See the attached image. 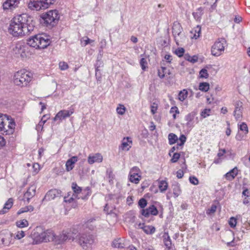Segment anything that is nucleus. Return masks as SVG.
<instances>
[{
  "label": "nucleus",
  "instance_id": "37",
  "mask_svg": "<svg viewBox=\"0 0 250 250\" xmlns=\"http://www.w3.org/2000/svg\"><path fill=\"white\" fill-rule=\"evenodd\" d=\"M17 226L20 228H24L28 226V222L25 219L18 221L16 222Z\"/></svg>",
  "mask_w": 250,
  "mask_h": 250
},
{
  "label": "nucleus",
  "instance_id": "3",
  "mask_svg": "<svg viewBox=\"0 0 250 250\" xmlns=\"http://www.w3.org/2000/svg\"><path fill=\"white\" fill-rule=\"evenodd\" d=\"M79 245L84 250H89L92 248L95 241V236L90 232L80 231L78 235H75Z\"/></svg>",
  "mask_w": 250,
  "mask_h": 250
},
{
  "label": "nucleus",
  "instance_id": "53",
  "mask_svg": "<svg viewBox=\"0 0 250 250\" xmlns=\"http://www.w3.org/2000/svg\"><path fill=\"white\" fill-rule=\"evenodd\" d=\"M242 111L239 109H235L234 111V116L237 120H239L242 117Z\"/></svg>",
  "mask_w": 250,
  "mask_h": 250
},
{
  "label": "nucleus",
  "instance_id": "28",
  "mask_svg": "<svg viewBox=\"0 0 250 250\" xmlns=\"http://www.w3.org/2000/svg\"><path fill=\"white\" fill-rule=\"evenodd\" d=\"M163 241L166 247L169 250L171 249V241L167 233H165L163 235Z\"/></svg>",
  "mask_w": 250,
  "mask_h": 250
},
{
  "label": "nucleus",
  "instance_id": "13",
  "mask_svg": "<svg viewBox=\"0 0 250 250\" xmlns=\"http://www.w3.org/2000/svg\"><path fill=\"white\" fill-rule=\"evenodd\" d=\"M74 112V108L71 106L69 110H62L58 112L54 118V121H62L67 117H69Z\"/></svg>",
  "mask_w": 250,
  "mask_h": 250
},
{
  "label": "nucleus",
  "instance_id": "32",
  "mask_svg": "<svg viewBox=\"0 0 250 250\" xmlns=\"http://www.w3.org/2000/svg\"><path fill=\"white\" fill-rule=\"evenodd\" d=\"M159 188L161 192L165 191L168 187V183L165 180L159 181Z\"/></svg>",
  "mask_w": 250,
  "mask_h": 250
},
{
  "label": "nucleus",
  "instance_id": "64",
  "mask_svg": "<svg viewBox=\"0 0 250 250\" xmlns=\"http://www.w3.org/2000/svg\"><path fill=\"white\" fill-rule=\"evenodd\" d=\"M170 113H179V111L177 107L176 106H173L170 108Z\"/></svg>",
  "mask_w": 250,
  "mask_h": 250
},
{
  "label": "nucleus",
  "instance_id": "59",
  "mask_svg": "<svg viewBox=\"0 0 250 250\" xmlns=\"http://www.w3.org/2000/svg\"><path fill=\"white\" fill-rule=\"evenodd\" d=\"M235 109L243 110V103L240 101H237L235 103Z\"/></svg>",
  "mask_w": 250,
  "mask_h": 250
},
{
  "label": "nucleus",
  "instance_id": "43",
  "mask_svg": "<svg viewBox=\"0 0 250 250\" xmlns=\"http://www.w3.org/2000/svg\"><path fill=\"white\" fill-rule=\"evenodd\" d=\"M186 140L187 138L186 136L184 134L181 135L179 138V140L180 141V143H177V147L179 148V146H183L185 143L186 142Z\"/></svg>",
  "mask_w": 250,
  "mask_h": 250
},
{
  "label": "nucleus",
  "instance_id": "5",
  "mask_svg": "<svg viewBox=\"0 0 250 250\" xmlns=\"http://www.w3.org/2000/svg\"><path fill=\"white\" fill-rule=\"evenodd\" d=\"M27 44L31 47L36 49H44L50 43V41L47 37L44 38L42 35L38 34L29 38Z\"/></svg>",
  "mask_w": 250,
  "mask_h": 250
},
{
  "label": "nucleus",
  "instance_id": "31",
  "mask_svg": "<svg viewBox=\"0 0 250 250\" xmlns=\"http://www.w3.org/2000/svg\"><path fill=\"white\" fill-rule=\"evenodd\" d=\"M7 123L8 124V127L9 129L7 130L5 129V130H4V131L5 132H6L7 134H12L13 133V132L14 131V129L15 127V123L13 120H11L10 121H9V119H8V121L7 122H6V124Z\"/></svg>",
  "mask_w": 250,
  "mask_h": 250
},
{
  "label": "nucleus",
  "instance_id": "40",
  "mask_svg": "<svg viewBox=\"0 0 250 250\" xmlns=\"http://www.w3.org/2000/svg\"><path fill=\"white\" fill-rule=\"evenodd\" d=\"M239 129L244 132L245 135H246L248 134L249 130H248V127L247 125V124L245 123H242L240 125H238Z\"/></svg>",
  "mask_w": 250,
  "mask_h": 250
},
{
  "label": "nucleus",
  "instance_id": "18",
  "mask_svg": "<svg viewBox=\"0 0 250 250\" xmlns=\"http://www.w3.org/2000/svg\"><path fill=\"white\" fill-rule=\"evenodd\" d=\"M141 214L146 217H148L149 215H157L158 213V211L154 205H151L146 209H142L141 210Z\"/></svg>",
  "mask_w": 250,
  "mask_h": 250
},
{
  "label": "nucleus",
  "instance_id": "27",
  "mask_svg": "<svg viewBox=\"0 0 250 250\" xmlns=\"http://www.w3.org/2000/svg\"><path fill=\"white\" fill-rule=\"evenodd\" d=\"M92 192L89 187H86L82 191V196L78 197L79 199L81 198L83 200H87L89 197L91 195Z\"/></svg>",
  "mask_w": 250,
  "mask_h": 250
},
{
  "label": "nucleus",
  "instance_id": "4",
  "mask_svg": "<svg viewBox=\"0 0 250 250\" xmlns=\"http://www.w3.org/2000/svg\"><path fill=\"white\" fill-rule=\"evenodd\" d=\"M33 74L25 69L16 72L14 75V83L21 87L26 86L32 81Z\"/></svg>",
  "mask_w": 250,
  "mask_h": 250
},
{
  "label": "nucleus",
  "instance_id": "38",
  "mask_svg": "<svg viewBox=\"0 0 250 250\" xmlns=\"http://www.w3.org/2000/svg\"><path fill=\"white\" fill-rule=\"evenodd\" d=\"M173 192L175 197H177L181 193V190L180 186L178 185H174L172 186Z\"/></svg>",
  "mask_w": 250,
  "mask_h": 250
},
{
  "label": "nucleus",
  "instance_id": "6",
  "mask_svg": "<svg viewBox=\"0 0 250 250\" xmlns=\"http://www.w3.org/2000/svg\"><path fill=\"white\" fill-rule=\"evenodd\" d=\"M78 231L76 229L73 228L72 230L63 231L62 234L56 236L53 233V238L51 241H53L56 244H61L66 240L73 241L75 239V235Z\"/></svg>",
  "mask_w": 250,
  "mask_h": 250
},
{
  "label": "nucleus",
  "instance_id": "7",
  "mask_svg": "<svg viewBox=\"0 0 250 250\" xmlns=\"http://www.w3.org/2000/svg\"><path fill=\"white\" fill-rule=\"evenodd\" d=\"M42 18L44 21V23L47 26L52 27L57 24L59 20L60 16L58 11L57 10H50L43 15Z\"/></svg>",
  "mask_w": 250,
  "mask_h": 250
},
{
  "label": "nucleus",
  "instance_id": "21",
  "mask_svg": "<svg viewBox=\"0 0 250 250\" xmlns=\"http://www.w3.org/2000/svg\"><path fill=\"white\" fill-rule=\"evenodd\" d=\"M238 170L237 167H235L224 175L225 178L229 181H232L238 175Z\"/></svg>",
  "mask_w": 250,
  "mask_h": 250
},
{
  "label": "nucleus",
  "instance_id": "42",
  "mask_svg": "<svg viewBox=\"0 0 250 250\" xmlns=\"http://www.w3.org/2000/svg\"><path fill=\"white\" fill-rule=\"evenodd\" d=\"M102 64V62H101L98 61L95 65V67H96L95 68V75H96L97 79L98 80H100V79L101 78V74H100V76L98 77V72L100 71V70L99 69V67H100V65Z\"/></svg>",
  "mask_w": 250,
  "mask_h": 250
},
{
  "label": "nucleus",
  "instance_id": "9",
  "mask_svg": "<svg viewBox=\"0 0 250 250\" xmlns=\"http://www.w3.org/2000/svg\"><path fill=\"white\" fill-rule=\"evenodd\" d=\"M13 234L8 230L5 229L0 232V246L9 247L14 243Z\"/></svg>",
  "mask_w": 250,
  "mask_h": 250
},
{
  "label": "nucleus",
  "instance_id": "58",
  "mask_svg": "<svg viewBox=\"0 0 250 250\" xmlns=\"http://www.w3.org/2000/svg\"><path fill=\"white\" fill-rule=\"evenodd\" d=\"M210 112V109H205L203 110L201 113V116L204 118H205L207 116H208L209 115V113Z\"/></svg>",
  "mask_w": 250,
  "mask_h": 250
},
{
  "label": "nucleus",
  "instance_id": "24",
  "mask_svg": "<svg viewBox=\"0 0 250 250\" xmlns=\"http://www.w3.org/2000/svg\"><path fill=\"white\" fill-rule=\"evenodd\" d=\"M13 204V200L12 198H9L5 203L3 208L0 210V214H3L8 212L9 209L11 208Z\"/></svg>",
  "mask_w": 250,
  "mask_h": 250
},
{
  "label": "nucleus",
  "instance_id": "25",
  "mask_svg": "<svg viewBox=\"0 0 250 250\" xmlns=\"http://www.w3.org/2000/svg\"><path fill=\"white\" fill-rule=\"evenodd\" d=\"M8 121V118L6 115L0 113V131H4L5 129V125Z\"/></svg>",
  "mask_w": 250,
  "mask_h": 250
},
{
  "label": "nucleus",
  "instance_id": "60",
  "mask_svg": "<svg viewBox=\"0 0 250 250\" xmlns=\"http://www.w3.org/2000/svg\"><path fill=\"white\" fill-rule=\"evenodd\" d=\"M107 172L108 175L109 182L110 184H112L113 183V179H114V175L111 170H108Z\"/></svg>",
  "mask_w": 250,
  "mask_h": 250
},
{
  "label": "nucleus",
  "instance_id": "45",
  "mask_svg": "<svg viewBox=\"0 0 250 250\" xmlns=\"http://www.w3.org/2000/svg\"><path fill=\"white\" fill-rule=\"evenodd\" d=\"M216 209V206L215 205H212L210 208L206 210V213L208 215H211L215 212Z\"/></svg>",
  "mask_w": 250,
  "mask_h": 250
},
{
  "label": "nucleus",
  "instance_id": "52",
  "mask_svg": "<svg viewBox=\"0 0 250 250\" xmlns=\"http://www.w3.org/2000/svg\"><path fill=\"white\" fill-rule=\"evenodd\" d=\"M116 111L119 114L122 115L125 113V108L124 105L120 104V106L117 108Z\"/></svg>",
  "mask_w": 250,
  "mask_h": 250
},
{
  "label": "nucleus",
  "instance_id": "50",
  "mask_svg": "<svg viewBox=\"0 0 250 250\" xmlns=\"http://www.w3.org/2000/svg\"><path fill=\"white\" fill-rule=\"evenodd\" d=\"M184 52L185 49L182 47L178 48L174 51L175 54L177 55L179 57H182L184 55Z\"/></svg>",
  "mask_w": 250,
  "mask_h": 250
},
{
  "label": "nucleus",
  "instance_id": "1",
  "mask_svg": "<svg viewBox=\"0 0 250 250\" xmlns=\"http://www.w3.org/2000/svg\"><path fill=\"white\" fill-rule=\"evenodd\" d=\"M35 27V22L31 17L26 14L18 15L11 20L9 31L14 36H22L31 33Z\"/></svg>",
  "mask_w": 250,
  "mask_h": 250
},
{
  "label": "nucleus",
  "instance_id": "57",
  "mask_svg": "<svg viewBox=\"0 0 250 250\" xmlns=\"http://www.w3.org/2000/svg\"><path fill=\"white\" fill-rule=\"evenodd\" d=\"M180 157V154L179 153H174L173 156L171 159V162L172 163H176L179 159Z\"/></svg>",
  "mask_w": 250,
  "mask_h": 250
},
{
  "label": "nucleus",
  "instance_id": "44",
  "mask_svg": "<svg viewBox=\"0 0 250 250\" xmlns=\"http://www.w3.org/2000/svg\"><path fill=\"white\" fill-rule=\"evenodd\" d=\"M25 236V232L23 230L18 231L14 236L13 238L15 239L20 240Z\"/></svg>",
  "mask_w": 250,
  "mask_h": 250
},
{
  "label": "nucleus",
  "instance_id": "34",
  "mask_svg": "<svg viewBox=\"0 0 250 250\" xmlns=\"http://www.w3.org/2000/svg\"><path fill=\"white\" fill-rule=\"evenodd\" d=\"M168 142L170 145L175 144L178 140V138L175 134L170 133L168 136Z\"/></svg>",
  "mask_w": 250,
  "mask_h": 250
},
{
  "label": "nucleus",
  "instance_id": "63",
  "mask_svg": "<svg viewBox=\"0 0 250 250\" xmlns=\"http://www.w3.org/2000/svg\"><path fill=\"white\" fill-rule=\"evenodd\" d=\"M150 107H151V112L152 114H154L155 113H156V112L157 111V107H158L157 104H156L155 103H153L151 105Z\"/></svg>",
  "mask_w": 250,
  "mask_h": 250
},
{
  "label": "nucleus",
  "instance_id": "29",
  "mask_svg": "<svg viewBox=\"0 0 250 250\" xmlns=\"http://www.w3.org/2000/svg\"><path fill=\"white\" fill-rule=\"evenodd\" d=\"M203 8L199 7L198 8L195 12L192 13V15L194 18L197 21H200L201 19V17L203 14Z\"/></svg>",
  "mask_w": 250,
  "mask_h": 250
},
{
  "label": "nucleus",
  "instance_id": "33",
  "mask_svg": "<svg viewBox=\"0 0 250 250\" xmlns=\"http://www.w3.org/2000/svg\"><path fill=\"white\" fill-rule=\"evenodd\" d=\"M144 232L146 234H153L155 231V229L154 227L151 226H146L144 227H141Z\"/></svg>",
  "mask_w": 250,
  "mask_h": 250
},
{
  "label": "nucleus",
  "instance_id": "17",
  "mask_svg": "<svg viewBox=\"0 0 250 250\" xmlns=\"http://www.w3.org/2000/svg\"><path fill=\"white\" fill-rule=\"evenodd\" d=\"M19 3V0H6L2 6L4 10H13L18 6Z\"/></svg>",
  "mask_w": 250,
  "mask_h": 250
},
{
  "label": "nucleus",
  "instance_id": "16",
  "mask_svg": "<svg viewBox=\"0 0 250 250\" xmlns=\"http://www.w3.org/2000/svg\"><path fill=\"white\" fill-rule=\"evenodd\" d=\"M93 219L89 220L84 224L77 226L76 228V231L78 232V229H80V231L88 232L87 229L89 230H93L94 229L95 226L92 224Z\"/></svg>",
  "mask_w": 250,
  "mask_h": 250
},
{
  "label": "nucleus",
  "instance_id": "23",
  "mask_svg": "<svg viewBox=\"0 0 250 250\" xmlns=\"http://www.w3.org/2000/svg\"><path fill=\"white\" fill-rule=\"evenodd\" d=\"M102 160L103 157L99 153H97L93 156H89L88 157V162L90 164H93L94 163H100Z\"/></svg>",
  "mask_w": 250,
  "mask_h": 250
},
{
  "label": "nucleus",
  "instance_id": "55",
  "mask_svg": "<svg viewBox=\"0 0 250 250\" xmlns=\"http://www.w3.org/2000/svg\"><path fill=\"white\" fill-rule=\"evenodd\" d=\"M147 205V201L144 198H141L138 202V205L141 208H144Z\"/></svg>",
  "mask_w": 250,
  "mask_h": 250
},
{
  "label": "nucleus",
  "instance_id": "30",
  "mask_svg": "<svg viewBox=\"0 0 250 250\" xmlns=\"http://www.w3.org/2000/svg\"><path fill=\"white\" fill-rule=\"evenodd\" d=\"M71 188L74 192L73 197L74 196L77 198L78 196L77 194L82 192V188L78 186L77 184L75 182L72 183Z\"/></svg>",
  "mask_w": 250,
  "mask_h": 250
},
{
  "label": "nucleus",
  "instance_id": "39",
  "mask_svg": "<svg viewBox=\"0 0 250 250\" xmlns=\"http://www.w3.org/2000/svg\"><path fill=\"white\" fill-rule=\"evenodd\" d=\"M34 210V208L32 206H29L23 208H21L18 212L19 214H21L27 211H32Z\"/></svg>",
  "mask_w": 250,
  "mask_h": 250
},
{
  "label": "nucleus",
  "instance_id": "22",
  "mask_svg": "<svg viewBox=\"0 0 250 250\" xmlns=\"http://www.w3.org/2000/svg\"><path fill=\"white\" fill-rule=\"evenodd\" d=\"M78 160L77 156H73L71 158L69 159L66 162L65 167L66 170L67 171H70L74 167V165Z\"/></svg>",
  "mask_w": 250,
  "mask_h": 250
},
{
  "label": "nucleus",
  "instance_id": "61",
  "mask_svg": "<svg viewBox=\"0 0 250 250\" xmlns=\"http://www.w3.org/2000/svg\"><path fill=\"white\" fill-rule=\"evenodd\" d=\"M140 65L141 66L142 69L144 70H145L147 64V62L146 59L144 58H142L140 60Z\"/></svg>",
  "mask_w": 250,
  "mask_h": 250
},
{
  "label": "nucleus",
  "instance_id": "12",
  "mask_svg": "<svg viewBox=\"0 0 250 250\" xmlns=\"http://www.w3.org/2000/svg\"><path fill=\"white\" fill-rule=\"evenodd\" d=\"M62 196V191L56 188L48 191L42 200V203L54 200L55 198Z\"/></svg>",
  "mask_w": 250,
  "mask_h": 250
},
{
  "label": "nucleus",
  "instance_id": "56",
  "mask_svg": "<svg viewBox=\"0 0 250 250\" xmlns=\"http://www.w3.org/2000/svg\"><path fill=\"white\" fill-rule=\"evenodd\" d=\"M189 182L194 185H197L199 183L198 179L195 176H190L189 178Z\"/></svg>",
  "mask_w": 250,
  "mask_h": 250
},
{
  "label": "nucleus",
  "instance_id": "48",
  "mask_svg": "<svg viewBox=\"0 0 250 250\" xmlns=\"http://www.w3.org/2000/svg\"><path fill=\"white\" fill-rule=\"evenodd\" d=\"M200 77L202 78H207L208 77V74L206 69H202L199 72Z\"/></svg>",
  "mask_w": 250,
  "mask_h": 250
},
{
  "label": "nucleus",
  "instance_id": "14",
  "mask_svg": "<svg viewBox=\"0 0 250 250\" xmlns=\"http://www.w3.org/2000/svg\"><path fill=\"white\" fill-rule=\"evenodd\" d=\"M140 172V170L138 167H132L129 172V181L135 184L139 183L141 179V175H139Z\"/></svg>",
  "mask_w": 250,
  "mask_h": 250
},
{
  "label": "nucleus",
  "instance_id": "2",
  "mask_svg": "<svg viewBox=\"0 0 250 250\" xmlns=\"http://www.w3.org/2000/svg\"><path fill=\"white\" fill-rule=\"evenodd\" d=\"M31 235L33 239L32 244L37 245L51 241L53 238V231L50 229L43 230L42 227H37L33 230Z\"/></svg>",
  "mask_w": 250,
  "mask_h": 250
},
{
  "label": "nucleus",
  "instance_id": "19",
  "mask_svg": "<svg viewBox=\"0 0 250 250\" xmlns=\"http://www.w3.org/2000/svg\"><path fill=\"white\" fill-rule=\"evenodd\" d=\"M183 30V28L180 25V24L178 22H174L173 23V25L172 27V34L174 37L175 40L177 43V42L178 40L177 39V36H179L182 33Z\"/></svg>",
  "mask_w": 250,
  "mask_h": 250
},
{
  "label": "nucleus",
  "instance_id": "26",
  "mask_svg": "<svg viewBox=\"0 0 250 250\" xmlns=\"http://www.w3.org/2000/svg\"><path fill=\"white\" fill-rule=\"evenodd\" d=\"M124 241L121 238L114 239L112 242V246L115 248H124L125 246Z\"/></svg>",
  "mask_w": 250,
  "mask_h": 250
},
{
  "label": "nucleus",
  "instance_id": "15",
  "mask_svg": "<svg viewBox=\"0 0 250 250\" xmlns=\"http://www.w3.org/2000/svg\"><path fill=\"white\" fill-rule=\"evenodd\" d=\"M36 186L34 184L31 185L24 193L22 200L26 201L28 203L36 194Z\"/></svg>",
  "mask_w": 250,
  "mask_h": 250
},
{
  "label": "nucleus",
  "instance_id": "49",
  "mask_svg": "<svg viewBox=\"0 0 250 250\" xmlns=\"http://www.w3.org/2000/svg\"><path fill=\"white\" fill-rule=\"evenodd\" d=\"M113 210V208L112 207L109 206L107 204H105L104 209V212H105L107 214H110L112 213Z\"/></svg>",
  "mask_w": 250,
  "mask_h": 250
},
{
  "label": "nucleus",
  "instance_id": "11",
  "mask_svg": "<svg viewBox=\"0 0 250 250\" xmlns=\"http://www.w3.org/2000/svg\"><path fill=\"white\" fill-rule=\"evenodd\" d=\"M197 113L195 111H192L185 116V120L187 121L186 126L191 129L194 126L195 122L197 124L199 122L198 118L196 117Z\"/></svg>",
  "mask_w": 250,
  "mask_h": 250
},
{
  "label": "nucleus",
  "instance_id": "62",
  "mask_svg": "<svg viewBox=\"0 0 250 250\" xmlns=\"http://www.w3.org/2000/svg\"><path fill=\"white\" fill-rule=\"evenodd\" d=\"M59 67L62 70H65L68 68V64L67 63L62 62L59 63Z\"/></svg>",
  "mask_w": 250,
  "mask_h": 250
},
{
  "label": "nucleus",
  "instance_id": "47",
  "mask_svg": "<svg viewBox=\"0 0 250 250\" xmlns=\"http://www.w3.org/2000/svg\"><path fill=\"white\" fill-rule=\"evenodd\" d=\"M46 122V120H41L39 124L36 125V129L37 131H41L42 130L43 125Z\"/></svg>",
  "mask_w": 250,
  "mask_h": 250
},
{
  "label": "nucleus",
  "instance_id": "20",
  "mask_svg": "<svg viewBox=\"0 0 250 250\" xmlns=\"http://www.w3.org/2000/svg\"><path fill=\"white\" fill-rule=\"evenodd\" d=\"M132 142L131 138L128 137H125L122 142L121 146H119V149L122 150H129L131 147L130 144H132Z\"/></svg>",
  "mask_w": 250,
  "mask_h": 250
},
{
  "label": "nucleus",
  "instance_id": "36",
  "mask_svg": "<svg viewBox=\"0 0 250 250\" xmlns=\"http://www.w3.org/2000/svg\"><path fill=\"white\" fill-rule=\"evenodd\" d=\"M188 95V91L186 89H184L182 91H181L178 94V98L179 100L181 101H184Z\"/></svg>",
  "mask_w": 250,
  "mask_h": 250
},
{
  "label": "nucleus",
  "instance_id": "51",
  "mask_svg": "<svg viewBox=\"0 0 250 250\" xmlns=\"http://www.w3.org/2000/svg\"><path fill=\"white\" fill-rule=\"evenodd\" d=\"M229 224L231 228H235L237 224L236 219L233 217H230L229 221Z\"/></svg>",
  "mask_w": 250,
  "mask_h": 250
},
{
  "label": "nucleus",
  "instance_id": "46",
  "mask_svg": "<svg viewBox=\"0 0 250 250\" xmlns=\"http://www.w3.org/2000/svg\"><path fill=\"white\" fill-rule=\"evenodd\" d=\"M94 42L93 40H91L89 39L88 37H84L81 40V43L83 46H85L88 43L90 42Z\"/></svg>",
  "mask_w": 250,
  "mask_h": 250
},
{
  "label": "nucleus",
  "instance_id": "10",
  "mask_svg": "<svg viewBox=\"0 0 250 250\" xmlns=\"http://www.w3.org/2000/svg\"><path fill=\"white\" fill-rule=\"evenodd\" d=\"M226 44V41L224 38L219 39L211 47V54L214 56L221 55L224 51Z\"/></svg>",
  "mask_w": 250,
  "mask_h": 250
},
{
  "label": "nucleus",
  "instance_id": "54",
  "mask_svg": "<svg viewBox=\"0 0 250 250\" xmlns=\"http://www.w3.org/2000/svg\"><path fill=\"white\" fill-rule=\"evenodd\" d=\"M162 72H161L160 70H158V75L161 79L164 78L165 76V74L167 73V72H166V70H167L166 67H162Z\"/></svg>",
  "mask_w": 250,
  "mask_h": 250
},
{
  "label": "nucleus",
  "instance_id": "41",
  "mask_svg": "<svg viewBox=\"0 0 250 250\" xmlns=\"http://www.w3.org/2000/svg\"><path fill=\"white\" fill-rule=\"evenodd\" d=\"M185 59L186 60L192 62V63H195L196 62H197V61H198V58L197 56H193L191 57L188 54H186L185 55Z\"/></svg>",
  "mask_w": 250,
  "mask_h": 250
},
{
  "label": "nucleus",
  "instance_id": "8",
  "mask_svg": "<svg viewBox=\"0 0 250 250\" xmlns=\"http://www.w3.org/2000/svg\"><path fill=\"white\" fill-rule=\"evenodd\" d=\"M54 2L55 0H30L27 2V7L31 10H44L48 8Z\"/></svg>",
  "mask_w": 250,
  "mask_h": 250
},
{
  "label": "nucleus",
  "instance_id": "35",
  "mask_svg": "<svg viewBox=\"0 0 250 250\" xmlns=\"http://www.w3.org/2000/svg\"><path fill=\"white\" fill-rule=\"evenodd\" d=\"M209 84L208 83H201L199 84V89L204 92H207L209 90Z\"/></svg>",
  "mask_w": 250,
  "mask_h": 250
}]
</instances>
